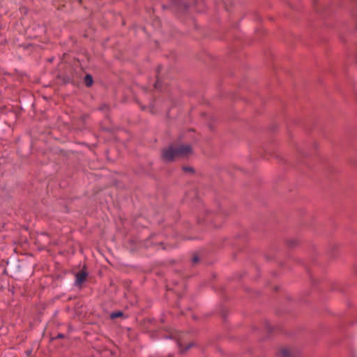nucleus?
I'll use <instances>...</instances> for the list:
<instances>
[{"instance_id":"f257e3e1","label":"nucleus","mask_w":357,"mask_h":357,"mask_svg":"<svg viewBox=\"0 0 357 357\" xmlns=\"http://www.w3.org/2000/svg\"><path fill=\"white\" fill-rule=\"evenodd\" d=\"M176 153L175 146H171L162 151V158L165 161L171 162L179 158Z\"/></svg>"},{"instance_id":"f03ea898","label":"nucleus","mask_w":357,"mask_h":357,"mask_svg":"<svg viewBox=\"0 0 357 357\" xmlns=\"http://www.w3.org/2000/svg\"><path fill=\"white\" fill-rule=\"evenodd\" d=\"M176 153L178 158H186L192 153V148L190 145H179L175 146Z\"/></svg>"},{"instance_id":"7ed1b4c3","label":"nucleus","mask_w":357,"mask_h":357,"mask_svg":"<svg viewBox=\"0 0 357 357\" xmlns=\"http://www.w3.org/2000/svg\"><path fill=\"white\" fill-rule=\"evenodd\" d=\"M87 273L86 271H81L76 274V279H75V284L76 285H81L82 282H84L86 278Z\"/></svg>"},{"instance_id":"20e7f679","label":"nucleus","mask_w":357,"mask_h":357,"mask_svg":"<svg viewBox=\"0 0 357 357\" xmlns=\"http://www.w3.org/2000/svg\"><path fill=\"white\" fill-rule=\"evenodd\" d=\"M84 82L86 86H90L93 84V78L90 75H86L84 77Z\"/></svg>"},{"instance_id":"39448f33","label":"nucleus","mask_w":357,"mask_h":357,"mask_svg":"<svg viewBox=\"0 0 357 357\" xmlns=\"http://www.w3.org/2000/svg\"><path fill=\"white\" fill-rule=\"evenodd\" d=\"M280 355L282 357H290L291 354L288 349H282L280 351Z\"/></svg>"},{"instance_id":"423d86ee","label":"nucleus","mask_w":357,"mask_h":357,"mask_svg":"<svg viewBox=\"0 0 357 357\" xmlns=\"http://www.w3.org/2000/svg\"><path fill=\"white\" fill-rule=\"evenodd\" d=\"M121 314H122V313L119 312L112 314L111 317H112V318H116V317L121 316Z\"/></svg>"},{"instance_id":"0eeeda50","label":"nucleus","mask_w":357,"mask_h":357,"mask_svg":"<svg viewBox=\"0 0 357 357\" xmlns=\"http://www.w3.org/2000/svg\"><path fill=\"white\" fill-rule=\"evenodd\" d=\"M184 171L191 172L192 169L190 167H183Z\"/></svg>"},{"instance_id":"6e6552de","label":"nucleus","mask_w":357,"mask_h":357,"mask_svg":"<svg viewBox=\"0 0 357 357\" xmlns=\"http://www.w3.org/2000/svg\"><path fill=\"white\" fill-rule=\"evenodd\" d=\"M192 346V344H188V346L186 347V348L185 349V350L188 349H189V348H190Z\"/></svg>"}]
</instances>
